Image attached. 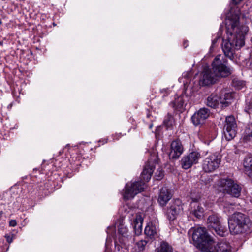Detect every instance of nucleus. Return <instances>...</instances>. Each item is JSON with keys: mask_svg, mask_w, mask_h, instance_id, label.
<instances>
[{"mask_svg": "<svg viewBox=\"0 0 252 252\" xmlns=\"http://www.w3.org/2000/svg\"><path fill=\"white\" fill-rule=\"evenodd\" d=\"M147 243L146 241L141 240L136 243V245L137 246L139 250L142 251L144 249Z\"/></svg>", "mask_w": 252, "mask_h": 252, "instance_id": "obj_34", "label": "nucleus"}, {"mask_svg": "<svg viewBox=\"0 0 252 252\" xmlns=\"http://www.w3.org/2000/svg\"><path fill=\"white\" fill-rule=\"evenodd\" d=\"M3 212L2 211L0 212V218L2 216Z\"/></svg>", "mask_w": 252, "mask_h": 252, "instance_id": "obj_46", "label": "nucleus"}, {"mask_svg": "<svg viewBox=\"0 0 252 252\" xmlns=\"http://www.w3.org/2000/svg\"><path fill=\"white\" fill-rule=\"evenodd\" d=\"M237 124L233 116L226 117L225 124L223 128V133L226 139L230 141L236 135Z\"/></svg>", "mask_w": 252, "mask_h": 252, "instance_id": "obj_9", "label": "nucleus"}, {"mask_svg": "<svg viewBox=\"0 0 252 252\" xmlns=\"http://www.w3.org/2000/svg\"><path fill=\"white\" fill-rule=\"evenodd\" d=\"M171 93V90L169 88H164L160 90V93L162 94V98L169 95Z\"/></svg>", "mask_w": 252, "mask_h": 252, "instance_id": "obj_33", "label": "nucleus"}, {"mask_svg": "<svg viewBox=\"0 0 252 252\" xmlns=\"http://www.w3.org/2000/svg\"><path fill=\"white\" fill-rule=\"evenodd\" d=\"M251 105H252V101H251Z\"/></svg>", "mask_w": 252, "mask_h": 252, "instance_id": "obj_50", "label": "nucleus"}, {"mask_svg": "<svg viewBox=\"0 0 252 252\" xmlns=\"http://www.w3.org/2000/svg\"><path fill=\"white\" fill-rule=\"evenodd\" d=\"M184 148L181 142L179 140H174L171 144L169 157L173 159H177L182 154Z\"/></svg>", "mask_w": 252, "mask_h": 252, "instance_id": "obj_14", "label": "nucleus"}, {"mask_svg": "<svg viewBox=\"0 0 252 252\" xmlns=\"http://www.w3.org/2000/svg\"><path fill=\"white\" fill-rule=\"evenodd\" d=\"M233 83L234 86L238 90L241 89L245 86V82L242 81H233Z\"/></svg>", "mask_w": 252, "mask_h": 252, "instance_id": "obj_30", "label": "nucleus"}, {"mask_svg": "<svg viewBox=\"0 0 252 252\" xmlns=\"http://www.w3.org/2000/svg\"><path fill=\"white\" fill-rule=\"evenodd\" d=\"M220 102L223 106L226 107L231 103L233 98L232 93L226 92L225 91H221L219 96Z\"/></svg>", "mask_w": 252, "mask_h": 252, "instance_id": "obj_19", "label": "nucleus"}, {"mask_svg": "<svg viewBox=\"0 0 252 252\" xmlns=\"http://www.w3.org/2000/svg\"><path fill=\"white\" fill-rule=\"evenodd\" d=\"M201 158L200 153L197 151H193L184 156L180 161L182 168L186 170L190 168L194 164L198 163Z\"/></svg>", "mask_w": 252, "mask_h": 252, "instance_id": "obj_10", "label": "nucleus"}, {"mask_svg": "<svg viewBox=\"0 0 252 252\" xmlns=\"http://www.w3.org/2000/svg\"><path fill=\"white\" fill-rule=\"evenodd\" d=\"M70 147V145H69V144H67V145H66V146H65V147H64V149H69Z\"/></svg>", "mask_w": 252, "mask_h": 252, "instance_id": "obj_43", "label": "nucleus"}, {"mask_svg": "<svg viewBox=\"0 0 252 252\" xmlns=\"http://www.w3.org/2000/svg\"><path fill=\"white\" fill-rule=\"evenodd\" d=\"M191 214L197 219H201L203 217L204 210V208L198 203V199L192 198L191 202Z\"/></svg>", "mask_w": 252, "mask_h": 252, "instance_id": "obj_17", "label": "nucleus"}, {"mask_svg": "<svg viewBox=\"0 0 252 252\" xmlns=\"http://www.w3.org/2000/svg\"><path fill=\"white\" fill-rule=\"evenodd\" d=\"M12 106H13V103H10V104L8 105V106H7V108H8V109H11V108H12Z\"/></svg>", "mask_w": 252, "mask_h": 252, "instance_id": "obj_42", "label": "nucleus"}, {"mask_svg": "<svg viewBox=\"0 0 252 252\" xmlns=\"http://www.w3.org/2000/svg\"><path fill=\"white\" fill-rule=\"evenodd\" d=\"M227 39L223 40L222 49L225 55L229 58L233 57L235 49H238L245 44V36L248 27L241 25L238 14H230L226 19Z\"/></svg>", "mask_w": 252, "mask_h": 252, "instance_id": "obj_1", "label": "nucleus"}, {"mask_svg": "<svg viewBox=\"0 0 252 252\" xmlns=\"http://www.w3.org/2000/svg\"><path fill=\"white\" fill-rule=\"evenodd\" d=\"M221 162V157L217 153L211 154L203 161L202 169L206 173H211L216 170Z\"/></svg>", "mask_w": 252, "mask_h": 252, "instance_id": "obj_6", "label": "nucleus"}, {"mask_svg": "<svg viewBox=\"0 0 252 252\" xmlns=\"http://www.w3.org/2000/svg\"><path fill=\"white\" fill-rule=\"evenodd\" d=\"M220 102L219 96L216 94H212L207 98V105L210 107L215 108Z\"/></svg>", "mask_w": 252, "mask_h": 252, "instance_id": "obj_22", "label": "nucleus"}, {"mask_svg": "<svg viewBox=\"0 0 252 252\" xmlns=\"http://www.w3.org/2000/svg\"><path fill=\"white\" fill-rule=\"evenodd\" d=\"M244 172L249 177H252V155L248 154L244 158L243 162Z\"/></svg>", "mask_w": 252, "mask_h": 252, "instance_id": "obj_18", "label": "nucleus"}, {"mask_svg": "<svg viewBox=\"0 0 252 252\" xmlns=\"http://www.w3.org/2000/svg\"><path fill=\"white\" fill-rule=\"evenodd\" d=\"M217 77L208 67L204 68L199 80V84L202 86H209L216 82Z\"/></svg>", "mask_w": 252, "mask_h": 252, "instance_id": "obj_11", "label": "nucleus"}, {"mask_svg": "<svg viewBox=\"0 0 252 252\" xmlns=\"http://www.w3.org/2000/svg\"><path fill=\"white\" fill-rule=\"evenodd\" d=\"M163 123L167 129H172L175 124V120L172 115L168 113L165 117Z\"/></svg>", "mask_w": 252, "mask_h": 252, "instance_id": "obj_26", "label": "nucleus"}, {"mask_svg": "<svg viewBox=\"0 0 252 252\" xmlns=\"http://www.w3.org/2000/svg\"><path fill=\"white\" fill-rule=\"evenodd\" d=\"M186 105L183 96L178 97L175 99V101L172 103L173 107L175 108L176 110L179 111H182L184 109Z\"/></svg>", "mask_w": 252, "mask_h": 252, "instance_id": "obj_25", "label": "nucleus"}, {"mask_svg": "<svg viewBox=\"0 0 252 252\" xmlns=\"http://www.w3.org/2000/svg\"><path fill=\"white\" fill-rule=\"evenodd\" d=\"M250 68L251 69H252V61L250 63Z\"/></svg>", "mask_w": 252, "mask_h": 252, "instance_id": "obj_45", "label": "nucleus"}, {"mask_svg": "<svg viewBox=\"0 0 252 252\" xmlns=\"http://www.w3.org/2000/svg\"><path fill=\"white\" fill-rule=\"evenodd\" d=\"M125 134H122L121 133H115V134H113L112 135L113 140H118L120 138L123 137L124 135H125Z\"/></svg>", "mask_w": 252, "mask_h": 252, "instance_id": "obj_36", "label": "nucleus"}, {"mask_svg": "<svg viewBox=\"0 0 252 252\" xmlns=\"http://www.w3.org/2000/svg\"><path fill=\"white\" fill-rule=\"evenodd\" d=\"M215 43H216V41H215V40H213V41H212V46H211V48H212V47H213V45H214Z\"/></svg>", "mask_w": 252, "mask_h": 252, "instance_id": "obj_44", "label": "nucleus"}, {"mask_svg": "<svg viewBox=\"0 0 252 252\" xmlns=\"http://www.w3.org/2000/svg\"><path fill=\"white\" fill-rule=\"evenodd\" d=\"M9 226L14 227L17 225V222L15 220H11L9 221Z\"/></svg>", "mask_w": 252, "mask_h": 252, "instance_id": "obj_39", "label": "nucleus"}, {"mask_svg": "<svg viewBox=\"0 0 252 252\" xmlns=\"http://www.w3.org/2000/svg\"><path fill=\"white\" fill-rule=\"evenodd\" d=\"M227 60L221 55H218L214 59L212 66L217 77H226L231 74L230 69L227 66Z\"/></svg>", "mask_w": 252, "mask_h": 252, "instance_id": "obj_4", "label": "nucleus"}, {"mask_svg": "<svg viewBox=\"0 0 252 252\" xmlns=\"http://www.w3.org/2000/svg\"><path fill=\"white\" fill-rule=\"evenodd\" d=\"M207 223L210 228H214L220 224L219 217L216 215H210L207 219Z\"/></svg>", "mask_w": 252, "mask_h": 252, "instance_id": "obj_24", "label": "nucleus"}, {"mask_svg": "<svg viewBox=\"0 0 252 252\" xmlns=\"http://www.w3.org/2000/svg\"><path fill=\"white\" fill-rule=\"evenodd\" d=\"M156 251L157 252H173V248L166 242L162 241Z\"/></svg>", "mask_w": 252, "mask_h": 252, "instance_id": "obj_27", "label": "nucleus"}, {"mask_svg": "<svg viewBox=\"0 0 252 252\" xmlns=\"http://www.w3.org/2000/svg\"><path fill=\"white\" fill-rule=\"evenodd\" d=\"M119 234V242L122 245H126L129 244V242L133 243L134 239L132 238V236L128 232V228L122 225H120L118 229Z\"/></svg>", "mask_w": 252, "mask_h": 252, "instance_id": "obj_13", "label": "nucleus"}, {"mask_svg": "<svg viewBox=\"0 0 252 252\" xmlns=\"http://www.w3.org/2000/svg\"><path fill=\"white\" fill-rule=\"evenodd\" d=\"M4 237L5 238L6 241L9 243H11L13 240L15 238V235L13 233H10L8 234H6L4 235Z\"/></svg>", "mask_w": 252, "mask_h": 252, "instance_id": "obj_31", "label": "nucleus"}, {"mask_svg": "<svg viewBox=\"0 0 252 252\" xmlns=\"http://www.w3.org/2000/svg\"><path fill=\"white\" fill-rule=\"evenodd\" d=\"M251 225L250 219L240 212L234 213L231 219L228 220L229 230L233 235L247 232L250 230Z\"/></svg>", "mask_w": 252, "mask_h": 252, "instance_id": "obj_3", "label": "nucleus"}, {"mask_svg": "<svg viewBox=\"0 0 252 252\" xmlns=\"http://www.w3.org/2000/svg\"><path fill=\"white\" fill-rule=\"evenodd\" d=\"M213 229L214 230L217 234L220 236L223 237L226 233V228L223 227L220 224H219V226H217Z\"/></svg>", "mask_w": 252, "mask_h": 252, "instance_id": "obj_28", "label": "nucleus"}, {"mask_svg": "<svg viewBox=\"0 0 252 252\" xmlns=\"http://www.w3.org/2000/svg\"><path fill=\"white\" fill-rule=\"evenodd\" d=\"M241 189V187L234 181L232 186H231L229 189V191L227 194L233 197L238 198L240 196Z\"/></svg>", "mask_w": 252, "mask_h": 252, "instance_id": "obj_23", "label": "nucleus"}, {"mask_svg": "<svg viewBox=\"0 0 252 252\" xmlns=\"http://www.w3.org/2000/svg\"><path fill=\"white\" fill-rule=\"evenodd\" d=\"M183 46H184V48H187L188 46V41L184 40L183 41Z\"/></svg>", "mask_w": 252, "mask_h": 252, "instance_id": "obj_40", "label": "nucleus"}, {"mask_svg": "<svg viewBox=\"0 0 252 252\" xmlns=\"http://www.w3.org/2000/svg\"><path fill=\"white\" fill-rule=\"evenodd\" d=\"M155 176L156 177L157 180H161L164 176L163 171L160 168L158 169L156 173Z\"/></svg>", "mask_w": 252, "mask_h": 252, "instance_id": "obj_35", "label": "nucleus"}, {"mask_svg": "<svg viewBox=\"0 0 252 252\" xmlns=\"http://www.w3.org/2000/svg\"><path fill=\"white\" fill-rule=\"evenodd\" d=\"M134 230L135 235H140L142 231V224L139 223L138 225H134Z\"/></svg>", "mask_w": 252, "mask_h": 252, "instance_id": "obj_32", "label": "nucleus"}, {"mask_svg": "<svg viewBox=\"0 0 252 252\" xmlns=\"http://www.w3.org/2000/svg\"><path fill=\"white\" fill-rule=\"evenodd\" d=\"M183 206L180 199H176L169 206L164 209V214L166 219L170 221L176 220L183 211Z\"/></svg>", "mask_w": 252, "mask_h": 252, "instance_id": "obj_7", "label": "nucleus"}, {"mask_svg": "<svg viewBox=\"0 0 252 252\" xmlns=\"http://www.w3.org/2000/svg\"><path fill=\"white\" fill-rule=\"evenodd\" d=\"M144 233L151 239H154L157 236L156 226L152 222H149L145 228Z\"/></svg>", "mask_w": 252, "mask_h": 252, "instance_id": "obj_20", "label": "nucleus"}, {"mask_svg": "<svg viewBox=\"0 0 252 252\" xmlns=\"http://www.w3.org/2000/svg\"><path fill=\"white\" fill-rule=\"evenodd\" d=\"M144 186L145 183L142 180L127 183L122 194L123 199L128 200L133 198L136 194L144 190Z\"/></svg>", "mask_w": 252, "mask_h": 252, "instance_id": "obj_5", "label": "nucleus"}, {"mask_svg": "<svg viewBox=\"0 0 252 252\" xmlns=\"http://www.w3.org/2000/svg\"><path fill=\"white\" fill-rule=\"evenodd\" d=\"M63 152V151H60V152H59V154H60V155H61Z\"/></svg>", "mask_w": 252, "mask_h": 252, "instance_id": "obj_47", "label": "nucleus"}, {"mask_svg": "<svg viewBox=\"0 0 252 252\" xmlns=\"http://www.w3.org/2000/svg\"><path fill=\"white\" fill-rule=\"evenodd\" d=\"M209 114L210 111L207 108H201L191 117L192 122L196 126L202 125L209 116Z\"/></svg>", "mask_w": 252, "mask_h": 252, "instance_id": "obj_12", "label": "nucleus"}, {"mask_svg": "<svg viewBox=\"0 0 252 252\" xmlns=\"http://www.w3.org/2000/svg\"><path fill=\"white\" fill-rule=\"evenodd\" d=\"M72 160L74 161L80 162L82 159V156H78L77 157L73 156L71 157Z\"/></svg>", "mask_w": 252, "mask_h": 252, "instance_id": "obj_38", "label": "nucleus"}, {"mask_svg": "<svg viewBox=\"0 0 252 252\" xmlns=\"http://www.w3.org/2000/svg\"><path fill=\"white\" fill-rule=\"evenodd\" d=\"M188 233L191 236L194 245L202 252H233L232 247L226 242H218L213 246V241L204 227H192Z\"/></svg>", "mask_w": 252, "mask_h": 252, "instance_id": "obj_2", "label": "nucleus"}, {"mask_svg": "<svg viewBox=\"0 0 252 252\" xmlns=\"http://www.w3.org/2000/svg\"><path fill=\"white\" fill-rule=\"evenodd\" d=\"M242 0H231L232 3L234 5H236L238 3H239L240 1H241Z\"/></svg>", "mask_w": 252, "mask_h": 252, "instance_id": "obj_41", "label": "nucleus"}, {"mask_svg": "<svg viewBox=\"0 0 252 252\" xmlns=\"http://www.w3.org/2000/svg\"><path fill=\"white\" fill-rule=\"evenodd\" d=\"M234 181L228 177L220 178L217 183V189L220 192L228 193L229 189L233 183Z\"/></svg>", "mask_w": 252, "mask_h": 252, "instance_id": "obj_15", "label": "nucleus"}, {"mask_svg": "<svg viewBox=\"0 0 252 252\" xmlns=\"http://www.w3.org/2000/svg\"><path fill=\"white\" fill-rule=\"evenodd\" d=\"M158 163V155L156 154L151 155L141 174V179H143L145 182H149L155 169L156 165Z\"/></svg>", "mask_w": 252, "mask_h": 252, "instance_id": "obj_8", "label": "nucleus"}, {"mask_svg": "<svg viewBox=\"0 0 252 252\" xmlns=\"http://www.w3.org/2000/svg\"><path fill=\"white\" fill-rule=\"evenodd\" d=\"M108 142V138H102L101 139H100L98 142L99 143L98 145V146H100V145H103L106 143H107Z\"/></svg>", "mask_w": 252, "mask_h": 252, "instance_id": "obj_37", "label": "nucleus"}, {"mask_svg": "<svg viewBox=\"0 0 252 252\" xmlns=\"http://www.w3.org/2000/svg\"><path fill=\"white\" fill-rule=\"evenodd\" d=\"M143 221V219L142 215L140 214H136V217L134 219L133 223L134 225H138L139 223L142 224Z\"/></svg>", "mask_w": 252, "mask_h": 252, "instance_id": "obj_29", "label": "nucleus"}, {"mask_svg": "<svg viewBox=\"0 0 252 252\" xmlns=\"http://www.w3.org/2000/svg\"><path fill=\"white\" fill-rule=\"evenodd\" d=\"M172 197L170 190L167 187H163L160 190L158 201L160 206H164Z\"/></svg>", "mask_w": 252, "mask_h": 252, "instance_id": "obj_16", "label": "nucleus"}, {"mask_svg": "<svg viewBox=\"0 0 252 252\" xmlns=\"http://www.w3.org/2000/svg\"><path fill=\"white\" fill-rule=\"evenodd\" d=\"M1 23H2V22H1V21H0V24H1Z\"/></svg>", "mask_w": 252, "mask_h": 252, "instance_id": "obj_49", "label": "nucleus"}, {"mask_svg": "<svg viewBox=\"0 0 252 252\" xmlns=\"http://www.w3.org/2000/svg\"><path fill=\"white\" fill-rule=\"evenodd\" d=\"M3 43L1 41H0V45H2Z\"/></svg>", "mask_w": 252, "mask_h": 252, "instance_id": "obj_48", "label": "nucleus"}, {"mask_svg": "<svg viewBox=\"0 0 252 252\" xmlns=\"http://www.w3.org/2000/svg\"><path fill=\"white\" fill-rule=\"evenodd\" d=\"M241 139L244 142L246 143L252 141V122L246 126L242 134Z\"/></svg>", "mask_w": 252, "mask_h": 252, "instance_id": "obj_21", "label": "nucleus"}]
</instances>
